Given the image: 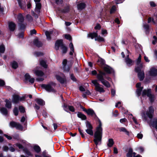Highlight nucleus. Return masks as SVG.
Listing matches in <instances>:
<instances>
[{"instance_id":"obj_23","label":"nucleus","mask_w":157,"mask_h":157,"mask_svg":"<svg viewBox=\"0 0 157 157\" xmlns=\"http://www.w3.org/2000/svg\"><path fill=\"white\" fill-rule=\"evenodd\" d=\"M138 77L140 81H143L145 77L144 73V71H142V72L138 73Z\"/></svg>"},{"instance_id":"obj_29","label":"nucleus","mask_w":157,"mask_h":157,"mask_svg":"<svg viewBox=\"0 0 157 157\" xmlns=\"http://www.w3.org/2000/svg\"><path fill=\"white\" fill-rule=\"evenodd\" d=\"M17 18L20 23H23L24 21V18L21 13H19L18 14Z\"/></svg>"},{"instance_id":"obj_43","label":"nucleus","mask_w":157,"mask_h":157,"mask_svg":"<svg viewBox=\"0 0 157 157\" xmlns=\"http://www.w3.org/2000/svg\"><path fill=\"white\" fill-rule=\"evenodd\" d=\"M35 73L36 75L38 76H43L44 74V72L40 70H36L35 71Z\"/></svg>"},{"instance_id":"obj_28","label":"nucleus","mask_w":157,"mask_h":157,"mask_svg":"<svg viewBox=\"0 0 157 157\" xmlns=\"http://www.w3.org/2000/svg\"><path fill=\"white\" fill-rule=\"evenodd\" d=\"M150 124L157 129V119H154L152 121H151Z\"/></svg>"},{"instance_id":"obj_56","label":"nucleus","mask_w":157,"mask_h":157,"mask_svg":"<svg viewBox=\"0 0 157 157\" xmlns=\"http://www.w3.org/2000/svg\"><path fill=\"white\" fill-rule=\"evenodd\" d=\"M70 78L73 81L76 82L77 81V79L75 78V76H74V74L73 73H72L70 74Z\"/></svg>"},{"instance_id":"obj_12","label":"nucleus","mask_w":157,"mask_h":157,"mask_svg":"<svg viewBox=\"0 0 157 157\" xmlns=\"http://www.w3.org/2000/svg\"><path fill=\"white\" fill-rule=\"evenodd\" d=\"M16 24L13 22H10L8 23V27L10 31L13 32L15 31L16 28Z\"/></svg>"},{"instance_id":"obj_7","label":"nucleus","mask_w":157,"mask_h":157,"mask_svg":"<svg viewBox=\"0 0 157 157\" xmlns=\"http://www.w3.org/2000/svg\"><path fill=\"white\" fill-rule=\"evenodd\" d=\"M154 112V108L152 106H151L148 108V111L146 112V114L150 119H151L153 117Z\"/></svg>"},{"instance_id":"obj_17","label":"nucleus","mask_w":157,"mask_h":157,"mask_svg":"<svg viewBox=\"0 0 157 157\" xmlns=\"http://www.w3.org/2000/svg\"><path fill=\"white\" fill-rule=\"evenodd\" d=\"M133 149L132 148H130L128 149V152L126 154L127 157H132V155H136V153L133 152Z\"/></svg>"},{"instance_id":"obj_3","label":"nucleus","mask_w":157,"mask_h":157,"mask_svg":"<svg viewBox=\"0 0 157 157\" xmlns=\"http://www.w3.org/2000/svg\"><path fill=\"white\" fill-rule=\"evenodd\" d=\"M86 125L87 129H86V132L89 135L93 136L94 135L93 127L91 123L88 121L86 122Z\"/></svg>"},{"instance_id":"obj_41","label":"nucleus","mask_w":157,"mask_h":157,"mask_svg":"<svg viewBox=\"0 0 157 157\" xmlns=\"http://www.w3.org/2000/svg\"><path fill=\"white\" fill-rule=\"evenodd\" d=\"M95 40L99 42H105V40L104 38L101 36L100 35H98V37L95 38Z\"/></svg>"},{"instance_id":"obj_22","label":"nucleus","mask_w":157,"mask_h":157,"mask_svg":"<svg viewBox=\"0 0 157 157\" xmlns=\"http://www.w3.org/2000/svg\"><path fill=\"white\" fill-rule=\"evenodd\" d=\"M77 116L78 118H81L83 120H86L87 119L86 116L80 112L78 113Z\"/></svg>"},{"instance_id":"obj_2","label":"nucleus","mask_w":157,"mask_h":157,"mask_svg":"<svg viewBox=\"0 0 157 157\" xmlns=\"http://www.w3.org/2000/svg\"><path fill=\"white\" fill-rule=\"evenodd\" d=\"M56 85V83L53 82H50L48 84H42L41 85V87L44 88L48 92H52L55 93L56 92V90L53 88V86L55 87Z\"/></svg>"},{"instance_id":"obj_40","label":"nucleus","mask_w":157,"mask_h":157,"mask_svg":"<svg viewBox=\"0 0 157 157\" xmlns=\"http://www.w3.org/2000/svg\"><path fill=\"white\" fill-rule=\"evenodd\" d=\"M114 144V142L113 139H109L107 145L108 147H111Z\"/></svg>"},{"instance_id":"obj_55","label":"nucleus","mask_w":157,"mask_h":157,"mask_svg":"<svg viewBox=\"0 0 157 157\" xmlns=\"http://www.w3.org/2000/svg\"><path fill=\"white\" fill-rule=\"evenodd\" d=\"M26 18L29 21H32L33 20L32 17L29 14H27L26 16Z\"/></svg>"},{"instance_id":"obj_45","label":"nucleus","mask_w":157,"mask_h":157,"mask_svg":"<svg viewBox=\"0 0 157 157\" xmlns=\"http://www.w3.org/2000/svg\"><path fill=\"white\" fill-rule=\"evenodd\" d=\"M23 151L28 155L31 156L32 155L31 152L27 148H25L23 149Z\"/></svg>"},{"instance_id":"obj_8","label":"nucleus","mask_w":157,"mask_h":157,"mask_svg":"<svg viewBox=\"0 0 157 157\" xmlns=\"http://www.w3.org/2000/svg\"><path fill=\"white\" fill-rule=\"evenodd\" d=\"M64 44L63 40H57L55 43V49L56 50H58L59 48H61Z\"/></svg>"},{"instance_id":"obj_19","label":"nucleus","mask_w":157,"mask_h":157,"mask_svg":"<svg viewBox=\"0 0 157 157\" xmlns=\"http://www.w3.org/2000/svg\"><path fill=\"white\" fill-rule=\"evenodd\" d=\"M56 77L57 80L61 84H64L66 81L65 79L63 78L61 76L58 75H56Z\"/></svg>"},{"instance_id":"obj_33","label":"nucleus","mask_w":157,"mask_h":157,"mask_svg":"<svg viewBox=\"0 0 157 157\" xmlns=\"http://www.w3.org/2000/svg\"><path fill=\"white\" fill-rule=\"evenodd\" d=\"M143 27L145 29L146 34H149L150 32V27L148 24H145L143 25Z\"/></svg>"},{"instance_id":"obj_46","label":"nucleus","mask_w":157,"mask_h":157,"mask_svg":"<svg viewBox=\"0 0 157 157\" xmlns=\"http://www.w3.org/2000/svg\"><path fill=\"white\" fill-rule=\"evenodd\" d=\"M5 51V48L4 44H2L0 45V52L3 53Z\"/></svg>"},{"instance_id":"obj_54","label":"nucleus","mask_w":157,"mask_h":157,"mask_svg":"<svg viewBox=\"0 0 157 157\" xmlns=\"http://www.w3.org/2000/svg\"><path fill=\"white\" fill-rule=\"evenodd\" d=\"M65 38L70 41L72 40V37L69 34H66L64 36Z\"/></svg>"},{"instance_id":"obj_59","label":"nucleus","mask_w":157,"mask_h":157,"mask_svg":"<svg viewBox=\"0 0 157 157\" xmlns=\"http://www.w3.org/2000/svg\"><path fill=\"white\" fill-rule=\"evenodd\" d=\"M41 5L40 3H36L35 9H41Z\"/></svg>"},{"instance_id":"obj_13","label":"nucleus","mask_w":157,"mask_h":157,"mask_svg":"<svg viewBox=\"0 0 157 157\" xmlns=\"http://www.w3.org/2000/svg\"><path fill=\"white\" fill-rule=\"evenodd\" d=\"M150 76H157V69L154 67L151 68L149 72Z\"/></svg>"},{"instance_id":"obj_49","label":"nucleus","mask_w":157,"mask_h":157,"mask_svg":"<svg viewBox=\"0 0 157 157\" xmlns=\"http://www.w3.org/2000/svg\"><path fill=\"white\" fill-rule=\"evenodd\" d=\"M13 113L15 116H17L18 115L19 111L18 108L16 107H15L13 110Z\"/></svg>"},{"instance_id":"obj_64","label":"nucleus","mask_w":157,"mask_h":157,"mask_svg":"<svg viewBox=\"0 0 157 157\" xmlns=\"http://www.w3.org/2000/svg\"><path fill=\"white\" fill-rule=\"evenodd\" d=\"M16 146H17L19 148V149H23L24 148H25L21 144L19 143L16 144Z\"/></svg>"},{"instance_id":"obj_25","label":"nucleus","mask_w":157,"mask_h":157,"mask_svg":"<svg viewBox=\"0 0 157 157\" xmlns=\"http://www.w3.org/2000/svg\"><path fill=\"white\" fill-rule=\"evenodd\" d=\"M147 97H149V99L151 104H152L155 100V97L154 95L151 93L149 94V96H147Z\"/></svg>"},{"instance_id":"obj_63","label":"nucleus","mask_w":157,"mask_h":157,"mask_svg":"<svg viewBox=\"0 0 157 157\" xmlns=\"http://www.w3.org/2000/svg\"><path fill=\"white\" fill-rule=\"evenodd\" d=\"M35 55L37 57L43 56L44 55L43 53L40 52H35Z\"/></svg>"},{"instance_id":"obj_60","label":"nucleus","mask_w":157,"mask_h":157,"mask_svg":"<svg viewBox=\"0 0 157 157\" xmlns=\"http://www.w3.org/2000/svg\"><path fill=\"white\" fill-rule=\"evenodd\" d=\"M141 56L140 55L139 56L138 58L137 59V62H136V64L137 65H139L140 64V63L141 62Z\"/></svg>"},{"instance_id":"obj_51","label":"nucleus","mask_w":157,"mask_h":157,"mask_svg":"<svg viewBox=\"0 0 157 157\" xmlns=\"http://www.w3.org/2000/svg\"><path fill=\"white\" fill-rule=\"evenodd\" d=\"M17 129L22 130L23 128V126L20 124L18 123L17 124V125L15 127Z\"/></svg>"},{"instance_id":"obj_35","label":"nucleus","mask_w":157,"mask_h":157,"mask_svg":"<svg viewBox=\"0 0 157 157\" xmlns=\"http://www.w3.org/2000/svg\"><path fill=\"white\" fill-rule=\"evenodd\" d=\"M107 88H109L110 86V85L109 83L107 81L104 79V80L100 81Z\"/></svg>"},{"instance_id":"obj_36","label":"nucleus","mask_w":157,"mask_h":157,"mask_svg":"<svg viewBox=\"0 0 157 157\" xmlns=\"http://www.w3.org/2000/svg\"><path fill=\"white\" fill-rule=\"evenodd\" d=\"M1 113L3 115H7L8 111L7 109L5 107H2L0 109Z\"/></svg>"},{"instance_id":"obj_9","label":"nucleus","mask_w":157,"mask_h":157,"mask_svg":"<svg viewBox=\"0 0 157 157\" xmlns=\"http://www.w3.org/2000/svg\"><path fill=\"white\" fill-rule=\"evenodd\" d=\"M99 74L97 76V78L98 81L104 80V76H105L106 75V73L104 71H103L101 70L98 71Z\"/></svg>"},{"instance_id":"obj_44","label":"nucleus","mask_w":157,"mask_h":157,"mask_svg":"<svg viewBox=\"0 0 157 157\" xmlns=\"http://www.w3.org/2000/svg\"><path fill=\"white\" fill-rule=\"evenodd\" d=\"M143 88V87H140V88L137 89L136 91V92L138 97H139L141 95V92Z\"/></svg>"},{"instance_id":"obj_50","label":"nucleus","mask_w":157,"mask_h":157,"mask_svg":"<svg viewBox=\"0 0 157 157\" xmlns=\"http://www.w3.org/2000/svg\"><path fill=\"white\" fill-rule=\"evenodd\" d=\"M78 130L80 133V135L82 137V138H85V135L84 134L83 132V130H82L80 128H78Z\"/></svg>"},{"instance_id":"obj_32","label":"nucleus","mask_w":157,"mask_h":157,"mask_svg":"<svg viewBox=\"0 0 157 157\" xmlns=\"http://www.w3.org/2000/svg\"><path fill=\"white\" fill-rule=\"evenodd\" d=\"M70 7L69 6H65L63 9H61L60 10L61 12L63 13H67L70 11Z\"/></svg>"},{"instance_id":"obj_21","label":"nucleus","mask_w":157,"mask_h":157,"mask_svg":"<svg viewBox=\"0 0 157 157\" xmlns=\"http://www.w3.org/2000/svg\"><path fill=\"white\" fill-rule=\"evenodd\" d=\"M78 9V10H82L86 7V4L84 3H80L77 5Z\"/></svg>"},{"instance_id":"obj_52","label":"nucleus","mask_w":157,"mask_h":157,"mask_svg":"<svg viewBox=\"0 0 157 157\" xmlns=\"http://www.w3.org/2000/svg\"><path fill=\"white\" fill-rule=\"evenodd\" d=\"M116 11V7L114 5L113 6L110 10V13L112 14L114 13Z\"/></svg>"},{"instance_id":"obj_30","label":"nucleus","mask_w":157,"mask_h":157,"mask_svg":"<svg viewBox=\"0 0 157 157\" xmlns=\"http://www.w3.org/2000/svg\"><path fill=\"white\" fill-rule=\"evenodd\" d=\"M98 34L97 33L93 32L89 33L88 36L89 37L91 38L92 39H93L94 38H97L98 37Z\"/></svg>"},{"instance_id":"obj_58","label":"nucleus","mask_w":157,"mask_h":157,"mask_svg":"<svg viewBox=\"0 0 157 157\" xmlns=\"http://www.w3.org/2000/svg\"><path fill=\"white\" fill-rule=\"evenodd\" d=\"M142 69L137 66L135 68V71L136 72L138 73L140 72H142L141 71Z\"/></svg>"},{"instance_id":"obj_47","label":"nucleus","mask_w":157,"mask_h":157,"mask_svg":"<svg viewBox=\"0 0 157 157\" xmlns=\"http://www.w3.org/2000/svg\"><path fill=\"white\" fill-rule=\"evenodd\" d=\"M45 35L46 36L48 40H50L51 39V37L50 35L51 34V32H49L48 31H46L45 32Z\"/></svg>"},{"instance_id":"obj_16","label":"nucleus","mask_w":157,"mask_h":157,"mask_svg":"<svg viewBox=\"0 0 157 157\" xmlns=\"http://www.w3.org/2000/svg\"><path fill=\"white\" fill-rule=\"evenodd\" d=\"M33 44L38 48L41 47L43 45V44L42 42L39 41L37 38L34 40Z\"/></svg>"},{"instance_id":"obj_18","label":"nucleus","mask_w":157,"mask_h":157,"mask_svg":"<svg viewBox=\"0 0 157 157\" xmlns=\"http://www.w3.org/2000/svg\"><path fill=\"white\" fill-rule=\"evenodd\" d=\"M129 55H128L127 57L125 59V62L128 67H130L132 65V60L129 57Z\"/></svg>"},{"instance_id":"obj_39","label":"nucleus","mask_w":157,"mask_h":157,"mask_svg":"<svg viewBox=\"0 0 157 157\" xmlns=\"http://www.w3.org/2000/svg\"><path fill=\"white\" fill-rule=\"evenodd\" d=\"M11 65L12 68L15 69H16L18 67L17 63L15 61H13L11 63Z\"/></svg>"},{"instance_id":"obj_57","label":"nucleus","mask_w":157,"mask_h":157,"mask_svg":"<svg viewBox=\"0 0 157 157\" xmlns=\"http://www.w3.org/2000/svg\"><path fill=\"white\" fill-rule=\"evenodd\" d=\"M68 109L71 112H73L75 111V108L73 106L68 105Z\"/></svg>"},{"instance_id":"obj_26","label":"nucleus","mask_w":157,"mask_h":157,"mask_svg":"<svg viewBox=\"0 0 157 157\" xmlns=\"http://www.w3.org/2000/svg\"><path fill=\"white\" fill-rule=\"evenodd\" d=\"M69 46L71 50V51L69 52V55L71 56H72L73 53L75 52V50L73 44L72 42L70 43Z\"/></svg>"},{"instance_id":"obj_24","label":"nucleus","mask_w":157,"mask_h":157,"mask_svg":"<svg viewBox=\"0 0 157 157\" xmlns=\"http://www.w3.org/2000/svg\"><path fill=\"white\" fill-rule=\"evenodd\" d=\"M86 113L88 115L90 116H93L94 114H95L94 111L91 108H89L87 109Z\"/></svg>"},{"instance_id":"obj_31","label":"nucleus","mask_w":157,"mask_h":157,"mask_svg":"<svg viewBox=\"0 0 157 157\" xmlns=\"http://www.w3.org/2000/svg\"><path fill=\"white\" fill-rule=\"evenodd\" d=\"M5 101L6 103L5 107L8 109H11L12 107V104L11 101L7 99H6Z\"/></svg>"},{"instance_id":"obj_20","label":"nucleus","mask_w":157,"mask_h":157,"mask_svg":"<svg viewBox=\"0 0 157 157\" xmlns=\"http://www.w3.org/2000/svg\"><path fill=\"white\" fill-rule=\"evenodd\" d=\"M35 101L39 105L43 106L45 104V101L42 99L39 98H36L35 99Z\"/></svg>"},{"instance_id":"obj_53","label":"nucleus","mask_w":157,"mask_h":157,"mask_svg":"<svg viewBox=\"0 0 157 157\" xmlns=\"http://www.w3.org/2000/svg\"><path fill=\"white\" fill-rule=\"evenodd\" d=\"M17 123L14 121H12L10 122V124L11 127L12 128L16 127Z\"/></svg>"},{"instance_id":"obj_10","label":"nucleus","mask_w":157,"mask_h":157,"mask_svg":"<svg viewBox=\"0 0 157 157\" xmlns=\"http://www.w3.org/2000/svg\"><path fill=\"white\" fill-rule=\"evenodd\" d=\"M25 82L26 83V82L29 81L31 84H33L34 82L35 79L33 78H31V76L29 74L26 73L25 76Z\"/></svg>"},{"instance_id":"obj_42","label":"nucleus","mask_w":157,"mask_h":157,"mask_svg":"<svg viewBox=\"0 0 157 157\" xmlns=\"http://www.w3.org/2000/svg\"><path fill=\"white\" fill-rule=\"evenodd\" d=\"M26 24L25 25L23 23H19L18 25L19 27V29L21 30H24L26 28Z\"/></svg>"},{"instance_id":"obj_48","label":"nucleus","mask_w":157,"mask_h":157,"mask_svg":"<svg viewBox=\"0 0 157 157\" xmlns=\"http://www.w3.org/2000/svg\"><path fill=\"white\" fill-rule=\"evenodd\" d=\"M19 109L21 113H24L25 112V108L22 105H20L19 106Z\"/></svg>"},{"instance_id":"obj_27","label":"nucleus","mask_w":157,"mask_h":157,"mask_svg":"<svg viewBox=\"0 0 157 157\" xmlns=\"http://www.w3.org/2000/svg\"><path fill=\"white\" fill-rule=\"evenodd\" d=\"M119 130L120 132H124L126 135L128 136H130L129 132L125 127H120L119 128Z\"/></svg>"},{"instance_id":"obj_34","label":"nucleus","mask_w":157,"mask_h":157,"mask_svg":"<svg viewBox=\"0 0 157 157\" xmlns=\"http://www.w3.org/2000/svg\"><path fill=\"white\" fill-rule=\"evenodd\" d=\"M60 48L62 50V53L65 54L67 53L68 48L64 44L61 48Z\"/></svg>"},{"instance_id":"obj_4","label":"nucleus","mask_w":157,"mask_h":157,"mask_svg":"<svg viewBox=\"0 0 157 157\" xmlns=\"http://www.w3.org/2000/svg\"><path fill=\"white\" fill-rule=\"evenodd\" d=\"M26 98L25 96L21 97V96L17 94L13 95V96L12 101L15 104H17L19 103V101H25Z\"/></svg>"},{"instance_id":"obj_38","label":"nucleus","mask_w":157,"mask_h":157,"mask_svg":"<svg viewBox=\"0 0 157 157\" xmlns=\"http://www.w3.org/2000/svg\"><path fill=\"white\" fill-rule=\"evenodd\" d=\"M33 149L37 153H40L41 151L40 147L38 145H36L33 146Z\"/></svg>"},{"instance_id":"obj_15","label":"nucleus","mask_w":157,"mask_h":157,"mask_svg":"<svg viewBox=\"0 0 157 157\" xmlns=\"http://www.w3.org/2000/svg\"><path fill=\"white\" fill-rule=\"evenodd\" d=\"M18 2L19 6L21 9L24 10L26 7V3L22 0H17Z\"/></svg>"},{"instance_id":"obj_11","label":"nucleus","mask_w":157,"mask_h":157,"mask_svg":"<svg viewBox=\"0 0 157 157\" xmlns=\"http://www.w3.org/2000/svg\"><path fill=\"white\" fill-rule=\"evenodd\" d=\"M97 62L98 65L101 68L106 64L105 60L100 57H99V58L97 61Z\"/></svg>"},{"instance_id":"obj_14","label":"nucleus","mask_w":157,"mask_h":157,"mask_svg":"<svg viewBox=\"0 0 157 157\" xmlns=\"http://www.w3.org/2000/svg\"><path fill=\"white\" fill-rule=\"evenodd\" d=\"M151 93V89H148L147 90H144L142 91L141 95L143 97H144L147 95L149 96V94Z\"/></svg>"},{"instance_id":"obj_62","label":"nucleus","mask_w":157,"mask_h":157,"mask_svg":"<svg viewBox=\"0 0 157 157\" xmlns=\"http://www.w3.org/2000/svg\"><path fill=\"white\" fill-rule=\"evenodd\" d=\"M101 28V26L99 24H97L96 26L94 27V29L95 30H100Z\"/></svg>"},{"instance_id":"obj_6","label":"nucleus","mask_w":157,"mask_h":157,"mask_svg":"<svg viewBox=\"0 0 157 157\" xmlns=\"http://www.w3.org/2000/svg\"><path fill=\"white\" fill-rule=\"evenodd\" d=\"M103 71L105 72L106 74H111L114 73L113 69L110 66L105 64L102 68Z\"/></svg>"},{"instance_id":"obj_5","label":"nucleus","mask_w":157,"mask_h":157,"mask_svg":"<svg viewBox=\"0 0 157 157\" xmlns=\"http://www.w3.org/2000/svg\"><path fill=\"white\" fill-rule=\"evenodd\" d=\"M98 80L96 79L92 80L91 82L95 86V90L100 92H104L105 90L103 88L100 86V84L98 82Z\"/></svg>"},{"instance_id":"obj_1","label":"nucleus","mask_w":157,"mask_h":157,"mask_svg":"<svg viewBox=\"0 0 157 157\" xmlns=\"http://www.w3.org/2000/svg\"><path fill=\"white\" fill-rule=\"evenodd\" d=\"M99 122V125L96 128V131L94 134V139L93 141L96 145V147H98V143H100L101 144L102 138V128L101 127L102 124L100 119L98 118L97 120Z\"/></svg>"},{"instance_id":"obj_37","label":"nucleus","mask_w":157,"mask_h":157,"mask_svg":"<svg viewBox=\"0 0 157 157\" xmlns=\"http://www.w3.org/2000/svg\"><path fill=\"white\" fill-rule=\"evenodd\" d=\"M40 65L45 68H46L48 67V65L46 64V62L44 60H41L40 61Z\"/></svg>"},{"instance_id":"obj_61","label":"nucleus","mask_w":157,"mask_h":157,"mask_svg":"<svg viewBox=\"0 0 157 157\" xmlns=\"http://www.w3.org/2000/svg\"><path fill=\"white\" fill-rule=\"evenodd\" d=\"M63 68L64 71L67 72L69 71L70 69L69 67L67 66V65L65 66H63Z\"/></svg>"}]
</instances>
